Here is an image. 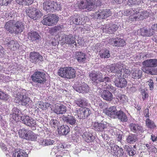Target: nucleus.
<instances>
[{"label":"nucleus","mask_w":157,"mask_h":157,"mask_svg":"<svg viewBox=\"0 0 157 157\" xmlns=\"http://www.w3.org/2000/svg\"><path fill=\"white\" fill-rule=\"evenodd\" d=\"M13 40H11L10 37H7L4 40V43L5 44L10 45L11 44L13 43Z\"/></svg>","instance_id":"nucleus-58"},{"label":"nucleus","mask_w":157,"mask_h":157,"mask_svg":"<svg viewBox=\"0 0 157 157\" xmlns=\"http://www.w3.org/2000/svg\"><path fill=\"white\" fill-rule=\"evenodd\" d=\"M111 154L115 157H121L124 155V151L122 148H120L117 145L114 144L110 146Z\"/></svg>","instance_id":"nucleus-12"},{"label":"nucleus","mask_w":157,"mask_h":157,"mask_svg":"<svg viewBox=\"0 0 157 157\" xmlns=\"http://www.w3.org/2000/svg\"><path fill=\"white\" fill-rule=\"evenodd\" d=\"M91 113V111L89 109L81 108L78 110L77 115L79 119H84L87 117Z\"/></svg>","instance_id":"nucleus-15"},{"label":"nucleus","mask_w":157,"mask_h":157,"mask_svg":"<svg viewBox=\"0 0 157 157\" xmlns=\"http://www.w3.org/2000/svg\"><path fill=\"white\" fill-rule=\"evenodd\" d=\"M123 67V64L120 62L116 64H112L107 66V71L109 72L115 73V76L116 77H121L122 73H119V68Z\"/></svg>","instance_id":"nucleus-6"},{"label":"nucleus","mask_w":157,"mask_h":157,"mask_svg":"<svg viewBox=\"0 0 157 157\" xmlns=\"http://www.w3.org/2000/svg\"><path fill=\"white\" fill-rule=\"evenodd\" d=\"M112 14V11L109 9H100L95 13L94 17L100 19H105L111 15Z\"/></svg>","instance_id":"nucleus-8"},{"label":"nucleus","mask_w":157,"mask_h":157,"mask_svg":"<svg viewBox=\"0 0 157 157\" xmlns=\"http://www.w3.org/2000/svg\"><path fill=\"white\" fill-rule=\"evenodd\" d=\"M117 78L115 79L114 82L115 85L119 88H122L126 87L127 84V82L124 78L120 77H116Z\"/></svg>","instance_id":"nucleus-19"},{"label":"nucleus","mask_w":157,"mask_h":157,"mask_svg":"<svg viewBox=\"0 0 157 157\" xmlns=\"http://www.w3.org/2000/svg\"><path fill=\"white\" fill-rule=\"evenodd\" d=\"M29 58L30 61L35 63H36L39 61H43V56L39 53L36 52H30Z\"/></svg>","instance_id":"nucleus-13"},{"label":"nucleus","mask_w":157,"mask_h":157,"mask_svg":"<svg viewBox=\"0 0 157 157\" xmlns=\"http://www.w3.org/2000/svg\"><path fill=\"white\" fill-rule=\"evenodd\" d=\"M101 96L104 99L109 101L112 100L113 97L112 93L107 90H104Z\"/></svg>","instance_id":"nucleus-30"},{"label":"nucleus","mask_w":157,"mask_h":157,"mask_svg":"<svg viewBox=\"0 0 157 157\" xmlns=\"http://www.w3.org/2000/svg\"><path fill=\"white\" fill-rule=\"evenodd\" d=\"M55 143V141L50 139L44 140L42 142V144L44 146H48L53 145Z\"/></svg>","instance_id":"nucleus-48"},{"label":"nucleus","mask_w":157,"mask_h":157,"mask_svg":"<svg viewBox=\"0 0 157 157\" xmlns=\"http://www.w3.org/2000/svg\"><path fill=\"white\" fill-rule=\"evenodd\" d=\"M74 89L77 92L80 93H87L89 91V87L86 83H82L80 85L74 87Z\"/></svg>","instance_id":"nucleus-16"},{"label":"nucleus","mask_w":157,"mask_h":157,"mask_svg":"<svg viewBox=\"0 0 157 157\" xmlns=\"http://www.w3.org/2000/svg\"><path fill=\"white\" fill-rule=\"evenodd\" d=\"M89 77L91 80L97 84L102 82L101 84L102 85L104 82L105 83L108 82L110 81L108 77L103 78L102 74L99 72H92L90 74Z\"/></svg>","instance_id":"nucleus-4"},{"label":"nucleus","mask_w":157,"mask_h":157,"mask_svg":"<svg viewBox=\"0 0 157 157\" xmlns=\"http://www.w3.org/2000/svg\"><path fill=\"white\" fill-rule=\"evenodd\" d=\"M128 152L130 156H133L136 153V151L133 149L132 147H131L130 150Z\"/></svg>","instance_id":"nucleus-63"},{"label":"nucleus","mask_w":157,"mask_h":157,"mask_svg":"<svg viewBox=\"0 0 157 157\" xmlns=\"http://www.w3.org/2000/svg\"><path fill=\"white\" fill-rule=\"evenodd\" d=\"M144 67H153L157 66V59H147L143 62Z\"/></svg>","instance_id":"nucleus-23"},{"label":"nucleus","mask_w":157,"mask_h":157,"mask_svg":"<svg viewBox=\"0 0 157 157\" xmlns=\"http://www.w3.org/2000/svg\"><path fill=\"white\" fill-rule=\"evenodd\" d=\"M141 34L143 36H147V30L144 28L140 30Z\"/></svg>","instance_id":"nucleus-62"},{"label":"nucleus","mask_w":157,"mask_h":157,"mask_svg":"<svg viewBox=\"0 0 157 157\" xmlns=\"http://www.w3.org/2000/svg\"><path fill=\"white\" fill-rule=\"evenodd\" d=\"M49 123L51 127L55 129L58 128V127L60 125V124L58 120L54 119H52Z\"/></svg>","instance_id":"nucleus-46"},{"label":"nucleus","mask_w":157,"mask_h":157,"mask_svg":"<svg viewBox=\"0 0 157 157\" xmlns=\"http://www.w3.org/2000/svg\"><path fill=\"white\" fill-rule=\"evenodd\" d=\"M13 0H0V4L1 5H7Z\"/></svg>","instance_id":"nucleus-59"},{"label":"nucleus","mask_w":157,"mask_h":157,"mask_svg":"<svg viewBox=\"0 0 157 157\" xmlns=\"http://www.w3.org/2000/svg\"><path fill=\"white\" fill-rule=\"evenodd\" d=\"M118 98L117 99V101L120 100L121 102L124 103L127 101L128 98L124 94H120L118 96Z\"/></svg>","instance_id":"nucleus-55"},{"label":"nucleus","mask_w":157,"mask_h":157,"mask_svg":"<svg viewBox=\"0 0 157 157\" xmlns=\"http://www.w3.org/2000/svg\"><path fill=\"white\" fill-rule=\"evenodd\" d=\"M142 97L143 99L144 100L146 98H147L148 97V94L144 90H141Z\"/></svg>","instance_id":"nucleus-61"},{"label":"nucleus","mask_w":157,"mask_h":157,"mask_svg":"<svg viewBox=\"0 0 157 157\" xmlns=\"http://www.w3.org/2000/svg\"><path fill=\"white\" fill-rule=\"evenodd\" d=\"M14 33L15 34L20 33L22 32L25 28L22 22L18 21L16 23L14 21Z\"/></svg>","instance_id":"nucleus-26"},{"label":"nucleus","mask_w":157,"mask_h":157,"mask_svg":"<svg viewBox=\"0 0 157 157\" xmlns=\"http://www.w3.org/2000/svg\"><path fill=\"white\" fill-rule=\"evenodd\" d=\"M27 14L30 18L36 20L42 16L41 12L35 8L29 7L26 10Z\"/></svg>","instance_id":"nucleus-7"},{"label":"nucleus","mask_w":157,"mask_h":157,"mask_svg":"<svg viewBox=\"0 0 157 157\" xmlns=\"http://www.w3.org/2000/svg\"><path fill=\"white\" fill-rule=\"evenodd\" d=\"M139 9L137 8H133L128 10H125L124 11V15L128 16L130 15L128 17L129 21H132L134 20H131V19L129 18L130 17L134 18L135 16L137 15V13L139 12Z\"/></svg>","instance_id":"nucleus-17"},{"label":"nucleus","mask_w":157,"mask_h":157,"mask_svg":"<svg viewBox=\"0 0 157 157\" xmlns=\"http://www.w3.org/2000/svg\"><path fill=\"white\" fill-rule=\"evenodd\" d=\"M21 120L22 123L30 127L32 130L36 129L37 125L36 121L31 117L28 116H24Z\"/></svg>","instance_id":"nucleus-9"},{"label":"nucleus","mask_w":157,"mask_h":157,"mask_svg":"<svg viewBox=\"0 0 157 157\" xmlns=\"http://www.w3.org/2000/svg\"><path fill=\"white\" fill-rule=\"evenodd\" d=\"M21 112L16 108H14L12 110V117L16 121H20L22 119Z\"/></svg>","instance_id":"nucleus-18"},{"label":"nucleus","mask_w":157,"mask_h":157,"mask_svg":"<svg viewBox=\"0 0 157 157\" xmlns=\"http://www.w3.org/2000/svg\"><path fill=\"white\" fill-rule=\"evenodd\" d=\"M68 67L60 68L58 71V75L61 77L67 78L68 73L69 71Z\"/></svg>","instance_id":"nucleus-33"},{"label":"nucleus","mask_w":157,"mask_h":157,"mask_svg":"<svg viewBox=\"0 0 157 157\" xmlns=\"http://www.w3.org/2000/svg\"><path fill=\"white\" fill-rule=\"evenodd\" d=\"M142 71L141 70L137 69H134L132 73V78L135 79H139L141 77Z\"/></svg>","instance_id":"nucleus-42"},{"label":"nucleus","mask_w":157,"mask_h":157,"mask_svg":"<svg viewBox=\"0 0 157 157\" xmlns=\"http://www.w3.org/2000/svg\"><path fill=\"white\" fill-rule=\"evenodd\" d=\"M139 9V12L137 13V15L135 16L134 18L130 17L129 18L131 19V20H136L138 19L141 20L149 16L151 11L147 10L146 11H142L140 8H137Z\"/></svg>","instance_id":"nucleus-11"},{"label":"nucleus","mask_w":157,"mask_h":157,"mask_svg":"<svg viewBox=\"0 0 157 157\" xmlns=\"http://www.w3.org/2000/svg\"><path fill=\"white\" fill-rule=\"evenodd\" d=\"M142 70L143 72L151 75L157 74V69L156 68H149L147 67H142Z\"/></svg>","instance_id":"nucleus-36"},{"label":"nucleus","mask_w":157,"mask_h":157,"mask_svg":"<svg viewBox=\"0 0 157 157\" xmlns=\"http://www.w3.org/2000/svg\"><path fill=\"white\" fill-rule=\"evenodd\" d=\"M62 118L64 121L68 122L72 125L75 124L76 122L75 118L71 115H68L67 117L63 116Z\"/></svg>","instance_id":"nucleus-37"},{"label":"nucleus","mask_w":157,"mask_h":157,"mask_svg":"<svg viewBox=\"0 0 157 157\" xmlns=\"http://www.w3.org/2000/svg\"><path fill=\"white\" fill-rule=\"evenodd\" d=\"M107 127V123L104 121H102L101 123L95 122L93 124V127L96 131L102 132Z\"/></svg>","instance_id":"nucleus-21"},{"label":"nucleus","mask_w":157,"mask_h":157,"mask_svg":"<svg viewBox=\"0 0 157 157\" xmlns=\"http://www.w3.org/2000/svg\"><path fill=\"white\" fill-rule=\"evenodd\" d=\"M12 157H28V155L23 150L17 149L13 152Z\"/></svg>","instance_id":"nucleus-31"},{"label":"nucleus","mask_w":157,"mask_h":157,"mask_svg":"<svg viewBox=\"0 0 157 157\" xmlns=\"http://www.w3.org/2000/svg\"><path fill=\"white\" fill-rule=\"evenodd\" d=\"M143 2V1H139V0H128L127 2V4L129 6L134 4L139 5Z\"/></svg>","instance_id":"nucleus-56"},{"label":"nucleus","mask_w":157,"mask_h":157,"mask_svg":"<svg viewBox=\"0 0 157 157\" xmlns=\"http://www.w3.org/2000/svg\"><path fill=\"white\" fill-rule=\"evenodd\" d=\"M138 140L137 136L135 134H130L128 135L126 139V141L129 144H133Z\"/></svg>","instance_id":"nucleus-38"},{"label":"nucleus","mask_w":157,"mask_h":157,"mask_svg":"<svg viewBox=\"0 0 157 157\" xmlns=\"http://www.w3.org/2000/svg\"><path fill=\"white\" fill-rule=\"evenodd\" d=\"M18 133L20 137L28 140H35L37 136V135L32 131L24 129L20 130Z\"/></svg>","instance_id":"nucleus-5"},{"label":"nucleus","mask_w":157,"mask_h":157,"mask_svg":"<svg viewBox=\"0 0 157 157\" xmlns=\"http://www.w3.org/2000/svg\"><path fill=\"white\" fill-rule=\"evenodd\" d=\"M31 78L36 87H39L40 84H44L46 81L45 74L43 72L38 71L34 72Z\"/></svg>","instance_id":"nucleus-3"},{"label":"nucleus","mask_w":157,"mask_h":157,"mask_svg":"<svg viewBox=\"0 0 157 157\" xmlns=\"http://www.w3.org/2000/svg\"><path fill=\"white\" fill-rule=\"evenodd\" d=\"M129 127L131 130L135 133H140L143 131L142 127L137 123H130Z\"/></svg>","instance_id":"nucleus-20"},{"label":"nucleus","mask_w":157,"mask_h":157,"mask_svg":"<svg viewBox=\"0 0 157 157\" xmlns=\"http://www.w3.org/2000/svg\"><path fill=\"white\" fill-rule=\"evenodd\" d=\"M14 21L10 20L7 22L5 25L4 28L7 31L11 33H14Z\"/></svg>","instance_id":"nucleus-27"},{"label":"nucleus","mask_w":157,"mask_h":157,"mask_svg":"<svg viewBox=\"0 0 157 157\" xmlns=\"http://www.w3.org/2000/svg\"><path fill=\"white\" fill-rule=\"evenodd\" d=\"M101 3L100 0H88L85 2L81 1L78 6L80 9L90 11L93 10L97 6H100Z\"/></svg>","instance_id":"nucleus-1"},{"label":"nucleus","mask_w":157,"mask_h":157,"mask_svg":"<svg viewBox=\"0 0 157 157\" xmlns=\"http://www.w3.org/2000/svg\"><path fill=\"white\" fill-rule=\"evenodd\" d=\"M52 1H46L43 3L44 10L47 12H53L54 9H53Z\"/></svg>","instance_id":"nucleus-29"},{"label":"nucleus","mask_w":157,"mask_h":157,"mask_svg":"<svg viewBox=\"0 0 157 157\" xmlns=\"http://www.w3.org/2000/svg\"><path fill=\"white\" fill-rule=\"evenodd\" d=\"M52 7L54 9L53 12L55 10L59 11L61 10V7L59 3H57L56 2L52 1Z\"/></svg>","instance_id":"nucleus-54"},{"label":"nucleus","mask_w":157,"mask_h":157,"mask_svg":"<svg viewBox=\"0 0 157 157\" xmlns=\"http://www.w3.org/2000/svg\"><path fill=\"white\" fill-rule=\"evenodd\" d=\"M76 104L81 107H82L87 105V102L86 100L83 98L78 99L75 101Z\"/></svg>","instance_id":"nucleus-43"},{"label":"nucleus","mask_w":157,"mask_h":157,"mask_svg":"<svg viewBox=\"0 0 157 157\" xmlns=\"http://www.w3.org/2000/svg\"><path fill=\"white\" fill-rule=\"evenodd\" d=\"M75 37L73 35H66L65 38L63 39V41L66 44L72 45L74 44L75 46H77V44L75 42Z\"/></svg>","instance_id":"nucleus-24"},{"label":"nucleus","mask_w":157,"mask_h":157,"mask_svg":"<svg viewBox=\"0 0 157 157\" xmlns=\"http://www.w3.org/2000/svg\"><path fill=\"white\" fill-rule=\"evenodd\" d=\"M148 85H149L150 90H152L154 88V83L153 80L151 79H150L147 82Z\"/></svg>","instance_id":"nucleus-60"},{"label":"nucleus","mask_w":157,"mask_h":157,"mask_svg":"<svg viewBox=\"0 0 157 157\" xmlns=\"http://www.w3.org/2000/svg\"><path fill=\"white\" fill-rule=\"evenodd\" d=\"M119 73H122L121 76L123 78H126L129 76L131 73V71L128 69L124 68L123 66V67L119 68Z\"/></svg>","instance_id":"nucleus-39"},{"label":"nucleus","mask_w":157,"mask_h":157,"mask_svg":"<svg viewBox=\"0 0 157 157\" xmlns=\"http://www.w3.org/2000/svg\"><path fill=\"white\" fill-rule=\"evenodd\" d=\"M59 17L55 15L49 16L44 18L41 21L43 24L49 26L56 24L58 21Z\"/></svg>","instance_id":"nucleus-10"},{"label":"nucleus","mask_w":157,"mask_h":157,"mask_svg":"<svg viewBox=\"0 0 157 157\" xmlns=\"http://www.w3.org/2000/svg\"><path fill=\"white\" fill-rule=\"evenodd\" d=\"M118 118L122 122H126L128 118L125 113L121 111H118L116 118Z\"/></svg>","instance_id":"nucleus-40"},{"label":"nucleus","mask_w":157,"mask_h":157,"mask_svg":"<svg viewBox=\"0 0 157 157\" xmlns=\"http://www.w3.org/2000/svg\"><path fill=\"white\" fill-rule=\"evenodd\" d=\"M28 34L29 39L32 41L36 40L40 38V36L38 33L36 31H30Z\"/></svg>","instance_id":"nucleus-32"},{"label":"nucleus","mask_w":157,"mask_h":157,"mask_svg":"<svg viewBox=\"0 0 157 157\" xmlns=\"http://www.w3.org/2000/svg\"><path fill=\"white\" fill-rule=\"evenodd\" d=\"M151 139L152 141L155 142L157 141V136L152 134L151 136Z\"/></svg>","instance_id":"nucleus-64"},{"label":"nucleus","mask_w":157,"mask_h":157,"mask_svg":"<svg viewBox=\"0 0 157 157\" xmlns=\"http://www.w3.org/2000/svg\"><path fill=\"white\" fill-rule=\"evenodd\" d=\"M104 82L103 84L102 85V87L103 88L106 89H107L109 90L110 91H111L112 92H113L115 91L116 90L115 88L113 86H112L111 85H107V83Z\"/></svg>","instance_id":"nucleus-51"},{"label":"nucleus","mask_w":157,"mask_h":157,"mask_svg":"<svg viewBox=\"0 0 157 157\" xmlns=\"http://www.w3.org/2000/svg\"><path fill=\"white\" fill-rule=\"evenodd\" d=\"M76 59L80 63H84L86 61L87 56L85 53L82 52H76L75 54Z\"/></svg>","instance_id":"nucleus-22"},{"label":"nucleus","mask_w":157,"mask_h":157,"mask_svg":"<svg viewBox=\"0 0 157 157\" xmlns=\"http://www.w3.org/2000/svg\"><path fill=\"white\" fill-rule=\"evenodd\" d=\"M19 46L20 45L17 41L15 40H13V43L11 44L9 47L11 50L15 51L19 48Z\"/></svg>","instance_id":"nucleus-49"},{"label":"nucleus","mask_w":157,"mask_h":157,"mask_svg":"<svg viewBox=\"0 0 157 157\" xmlns=\"http://www.w3.org/2000/svg\"><path fill=\"white\" fill-rule=\"evenodd\" d=\"M59 133L62 135H66L70 132L69 127L66 125H63L58 128Z\"/></svg>","instance_id":"nucleus-35"},{"label":"nucleus","mask_w":157,"mask_h":157,"mask_svg":"<svg viewBox=\"0 0 157 157\" xmlns=\"http://www.w3.org/2000/svg\"><path fill=\"white\" fill-rule=\"evenodd\" d=\"M67 111L66 106L62 104H59L55 106L54 112L57 114L65 113Z\"/></svg>","instance_id":"nucleus-28"},{"label":"nucleus","mask_w":157,"mask_h":157,"mask_svg":"<svg viewBox=\"0 0 157 157\" xmlns=\"http://www.w3.org/2000/svg\"><path fill=\"white\" fill-rule=\"evenodd\" d=\"M69 71L68 73L67 78L71 79L75 78V71L74 69L71 67H68Z\"/></svg>","instance_id":"nucleus-45"},{"label":"nucleus","mask_w":157,"mask_h":157,"mask_svg":"<svg viewBox=\"0 0 157 157\" xmlns=\"http://www.w3.org/2000/svg\"><path fill=\"white\" fill-rule=\"evenodd\" d=\"M116 107L111 106L106 111V113L109 117L113 118H116L118 114Z\"/></svg>","instance_id":"nucleus-25"},{"label":"nucleus","mask_w":157,"mask_h":157,"mask_svg":"<svg viewBox=\"0 0 157 157\" xmlns=\"http://www.w3.org/2000/svg\"><path fill=\"white\" fill-rule=\"evenodd\" d=\"M110 56L109 51L107 49H105L103 52L100 54V57L102 58H107Z\"/></svg>","instance_id":"nucleus-53"},{"label":"nucleus","mask_w":157,"mask_h":157,"mask_svg":"<svg viewBox=\"0 0 157 157\" xmlns=\"http://www.w3.org/2000/svg\"><path fill=\"white\" fill-rule=\"evenodd\" d=\"M35 107L38 109L40 108L42 110H44V102L41 101H39L36 104Z\"/></svg>","instance_id":"nucleus-57"},{"label":"nucleus","mask_w":157,"mask_h":157,"mask_svg":"<svg viewBox=\"0 0 157 157\" xmlns=\"http://www.w3.org/2000/svg\"><path fill=\"white\" fill-rule=\"evenodd\" d=\"M145 121L146 125L148 128H154L156 127V125L154 122L149 118H147Z\"/></svg>","instance_id":"nucleus-50"},{"label":"nucleus","mask_w":157,"mask_h":157,"mask_svg":"<svg viewBox=\"0 0 157 157\" xmlns=\"http://www.w3.org/2000/svg\"><path fill=\"white\" fill-rule=\"evenodd\" d=\"M126 43L125 41L122 39H118V37L115 38V41L113 44V46H123L125 45Z\"/></svg>","instance_id":"nucleus-41"},{"label":"nucleus","mask_w":157,"mask_h":157,"mask_svg":"<svg viewBox=\"0 0 157 157\" xmlns=\"http://www.w3.org/2000/svg\"><path fill=\"white\" fill-rule=\"evenodd\" d=\"M117 29V26L116 25L113 24L110 26L109 25L106 26L105 28H103V31L110 34L113 33L116 31Z\"/></svg>","instance_id":"nucleus-34"},{"label":"nucleus","mask_w":157,"mask_h":157,"mask_svg":"<svg viewBox=\"0 0 157 157\" xmlns=\"http://www.w3.org/2000/svg\"><path fill=\"white\" fill-rule=\"evenodd\" d=\"M82 136L84 139L87 142L93 141L94 139V136H93L91 134L89 135L87 132L84 133Z\"/></svg>","instance_id":"nucleus-44"},{"label":"nucleus","mask_w":157,"mask_h":157,"mask_svg":"<svg viewBox=\"0 0 157 157\" xmlns=\"http://www.w3.org/2000/svg\"><path fill=\"white\" fill-rule=\"evenodd\" d=\"M83 15H78L77 13L75 14L74 15L69 17L70 21L76 25H82Z\"/></svg>","instance_id":"nucleus-14"},{"label":"nucleus","mask_w":157,"mask_h":157,"mask_svg":"<svg viewBox=\"0 0 157 157\" xmlns=\"http://www.w3.org/2000/svg\"><path fill=\"white\" fill-rule=\"evenodd\" d=\"M16 2L20 5H29L32 3L33 0H16Z\"/></svg>","instance_id":"nucleus-47"},{"label":"nucleus","mask_w":157,"mask_h":157,"mask_svg":"<svg viewBox=\"0 0 157 157\" xmlns=\"http://www.w3.org/2000/svg\"><path fill=\"white\" fill-rule=\"evenodd\" d=\"M27 92L25 90H23L20 95H18L15 98L14 101L15 102L24 106H31L32 101L25 95Z\"/></svg>","instance_id":"nucleus-2"},{"label":"nucleus","mask_w":157,"mask_h":157,"mask_svg":"<svg viewBox=\"0 0 157 157\" xmlns=\"http://www.w3.org/2000/svg\"><path fill=\"white\" fill-rule=\"evenodd\" d=\"M10 98L9 95L6 93L0 90V100H7Z\"/></svg>","instance_id":"nucleus-52"}]
</instances>
